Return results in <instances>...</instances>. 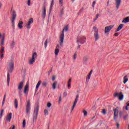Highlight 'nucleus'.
Instances as JSON below:
<instances>
[{"instance_id": "1", "label": "nucleus", "mask_w": 129, "mask_h": 129, "mask_svg": "<svg viewBox=\"0 0 129 129\" xmlns=\"http://www.w3.org/2000/svg\"><path fill=\"white\" fill-rule=\"evenodd\" d=\"M8 66L9 67V70L7 74V85L8 86H10V80H11V78H10V73H12L14 71L15 61H14V60L10 61Z\"/></svg>"}, {"instance_id": "2", "label": "nucleus", "mask_w": 129, "mask_h": 129, "mask_svg": "<svg viewBox=\"0 0 129 129\" xmlns=\"http://www.w3.org/2000/svg\"><path fill=\"white\" fill-rule=\"evenodd\" d=\"M67 32L68 31V27L66 26L64 29H63L61 33L59 34V45L60 46L63 45V43L64 42V32Z\"/></svg>"}, {"instance_id": "3", "label": "nucleus", "mask_w": 129, "mask_h": 129, "mask_svg": "<svg viewBox=\"0 0 129 129\" xmlns=\"http://www.w3.org/2000/svg\"><path fill=\"white\" fill-rule=\"evenodd\" d=\"M78 44H84L86 42V37L84 36H79L77 38Z\"/></svg>"}, {"instance_id": "4", "label": "nucleus", "mask_w": 129, "mask_h": 129, "mask_svg": "<svg viewBox=\"0 0 129 129\" xmlns=\"http://www.w3.org/2000/svg\"><path fill=\"white\" fill-rule=\"evenodd\" d=\"M113 97L115 98L116 97H118V99L120 100V101H121V100H123V94H122V92H115L113 95Z\"/></svg>"}, {"instance_id": "5", "label": "nucleus", "mask_w": 129, "mask_h": 129, "mask_svg": "<svg viewBox=\"0 0 129 129\" xmlns=\"http://www.w3.org/2000/svg\"><path fill=\"white\" fill-rule=\"evenodd\" d=\"M12 16L11 22L12 23V27L13 28H15V20H16V18H17V13L15 10L12 11Z\"/></svg>"}, {"instance_id": "6", "label": "nucleus", "mask_w": 129, "mask_h": 129, "mask_svg": "<svg viewBox=\"0 0 129 129\" xmlns=\"http://www.w3.org/2000/svg\"><path fill=\"white\" fill-rule=\"evenodd\" d=\"M39 112V106L37 105L35 109H34V112L33 114V121H36L37 118H38V113Z\"/></svg>"}, {"instance_id": "7", "label": "nucleus", "mask_w": 129, "mask_h": 129, "mask_svg": "<svg viewBox=\"0 0 129 129\" xmlns=\"http://www.w3.org/2000/svg\"><path fill=\"white\" fill-rule=\"evenodd\" d=\"M26 112L27 115H30L31 113V103L30 101H27V103L26 105Z\"/></svg>"}, {"instance_id": "8", "label": "nucleus", "mask_w": 129, "mask_h": 129, "mask_svg": "<svg viewBox=\"0 0 129 129\" xmlns=\"http://www.w3.org/2000/svg\"><path fill=\"white\" fill-rule=\"evenodd\" d=\"M120 110H119V108L117 107L115 109L113 110L114 111V120H115V119H117V117H118V113H119V111Z\"/></svg>"}, {"instance_id": "9", "label": "nucleus", "mask_w": 129, "mask_h": 129, "mask_svg": "<svg viewBox=\"0 0 129 129\" xmlns=\"http://www.w3.org/2000/svg\"><path fill=\"white\" fill-rule=\"evenodd\" d=\"M113 27H114V25H110V26L105 27V31H104L105 34H107V33H109V32L111 31V29H112V28H113Z\"/></svg>"}, {"instance_id": "10", "label": "nucleus", "mask_w": 129, "mask_h": 129, "mask_svg": "<svg viewBox=\"0 0 129 129\" xmlns=\"http://www.w3.org/2000/svg\"><path fill=\"white\" fill-rule=\"evenodd\" d=\"M5 39H6V34L4 33L3 34L2 38H1V40L0 41V46L1 47H4V46H5Z\"/></svg>"}, {"instance_id": "11", "label": "nucleus", "mask_w": 129, "mask_h": 129, "mask_svg": "<svg viewBox=\"0 0 129 129\" xmlns=\"http://www.w3.org/2000/svg\"><path fill=\"white\" fill-rule=\"evenodd\" d=\"M34 23V19L33 18L29 19V20L27 24V28L28 30H30L31 29V24Z\"/></svg>"}, {"instance_id": "12", "label": "nucleus", "mask_w": 129, "mask_h": 129, "mask_svg": "<svg viewBox=\"0 0 129 129\" xmlns=\"http://www.w3.org/2000/svg\"><path fill=\"white\" fill-rule=\"evenodd\" d=\"M79 97V95H77L76 96V99H75V101L73 105V107L72 108L71 111H73V109H74V107H75V106H76V104H77V102H78Z\"/></svg>"}, {"instance_id": "13", "label": "nucleus", "mask_w": 129, "mask_h": 129, "mask_svg": "<svg viewBox=\"0 0 129 129\" xmlns=\"http://www.w3.org/2000/svg\"><path fill=\"white\" fill-rule=\"evenodd\" d=\"M121 4V0H115V5L116 6V10L119 9V6Z\"/></svg>"}, {"instance_id": "14", "label": "nucleus", "mask_w": 129, "mask_h": 129, "mask_svg": "<svg viewBox=\"0 0 129 129\" xmlns=\"http://www.w3.org/2000/svg\"><path fill=\"white\" fill-rule=\"evenodd\" d=\"M24 88V81H22L20 83H19L18 86V89L19 91L22 90L23 88Z\"/></svg>"}, {"instance_id": "15", "label": "nucleus", "mask_w": 129, "mask_h": 129, "mask_svg": "<svg viewBox=\"0 0 129 129\" xmlns=\"http://www.w3.org/2000/svg\"><path fill=\"white\" fill-rule=\"evenodd\" d=\"M24 94L28 96V94H29V85H26L24 88Z\"/></svg>"}, {"instance_id": "16", "label": "nucleus", "mask_w": 129, "mask_h": 129, "mask_svg": "<svg viewBox=\"0 0 129 129\" xmlns=\"http://www.w3.org/2000/svg\"><path fill=\"white\" fill-rule=\"evenodd\" d=\"M12 113H10L9 114H8L6 117V120H7V121H9V122H11V120H12Z\"/></svg>"}, {"instance_id": "17", "label": "nucleus", "mask_w": 129, "mask_h": 129, "mask_svg": "<svg viewBox=\"0 0 129 129\" xmlns=\"http://www.w3.org/2000/svg\"><path fill=\"white\" fill-rule=\"evenodd\" d=\"M122 23L123 24H127V23H129V16L124 18L122 20Z\"/></svg>"}, {"instance_id": "18", "label": "nucleus", "mask_w": 129, "mask_h": 129, "mask_svg": "<svg viewBox=\"0 0 129 129\" xmlns=\"http://www.w3.org/2000/svg\"><path fill=\"white\" fill-rule=\"evenodd\" d=\"M42 18L45 19L46 18V7L43 6V11H42Z\"/></svg>"}, {"instance_id": "19", "label": "nucleus", "mask_w": 129, "mask_h": 129, "mask_svg": "<svg viewBox=\"0 0 129 129\" xmlns=\"http://www.w3.org/2000/svg\"><path fill=\"white\" fill-rule=\"evenodd\" d=\"M41 83H42V81H39L37 83L36 86L35 92H37L38 91V89H39V87H40V85H41Z\"/></svg>"}, {"instance_id": "20", "label": "nucleus", "mask_w": 129, "mask_h": 129, "mask_svg": "<svg viewBox=\"0 0 129 129\" xmlns=\"http://www.w3.org/2000/svg\"><path fill=\"white\" fill-rule=\"evenodd\" d=\"M24 24V22L23 21H20L18 23V27L19 29H23V25Z\"/></svg>"}, {"instance_id": "21", "label": "nucleus", "mask_w": 129, "mask_h": 129, "mask_svg": "<svg viewBox=\"0 0 129 129\" xmlns=\"http://www.w3.org/2000/svg\"><path fill=\"white\" fill-rule=\"evenodd\" d=\"M94 37L95 41H98V39H99V35H98V33H94Z\"/></svg>"}, {"instance_id": "22", "label": "nucleus", "mask_w": 129, "mask_h": 129, "mask_svg": "<svg viewBox=\"0 0 129 129\" xmlns=\"http://www.w3.org/2000/svg\"><path fill=\"white\" fill-rule=\"evenodd\" d=\"M123 28V24H120L115 32H119Z\"/></svg>"}, {"instance_id": "23", "label": "nucleus", "mask_w": 129, "mask_h": 129, "mask_svg": "<svg viewBox=\"0 0 129 129\" xmlns=\"http://www.w3.org/2000/svg\"><path fill=\"white\" fill-rule=\"evenodd\" d=\"M15 46H16V42H15V41L13 40L10 44V48L11 49H13Z\"/></svg>"}, {"instance_id": "24", "label": "nucleus", "mask_w": 129, "mask_h": 129, "mask_svg": "<svg viewBox=\"0 0 129 129\" xmlns=\"http://www.w3.org/2000/svg\"><path fill=\"white\" fill-rule=\"evenodd\" d=\"M37 57H38V55L37 54L36 52H34L32 54V57L31 58V59H33L34 60H36V59H37Z\"/></svg>"}, {"instance_id": "25", "label": "nucleus", "mask_w": 129, "mask_h": 129, "mask_svg": "<svg viewBox=\"0 0 129 129\" xmlns=\"http://www.w3.org/2000/svg\"><path fill=\"white\" fill-rule=\"evenodd\" d=\"M35 61H36V59L30 58L29 61V64L30 65H33V64H34V62H35Z\"/></svg>"}, {"instance_id": "26", "label": "nucleus", "mask_w": 129, "mask_h": 129, "mask_svg": "<svg viewBox=\"0 0 129 129\" xmlns=\"http://www.w3.org/2000/svg\"><path fill=\"white\" fill-rule=\"evenodd\" d=\"M128 80V78H127V76H125L123 77V83L124 84H125V83H126V82H127Z\"/></svg>"}, {"instance_id": "27", "label": "nucleus", "mask_w": 129, "mask_h": 129, "mask_svg": "<svg viewBox=\"0 0 129 129\" xmlns=\"http://www.w3.org/2000/svg\"><path fill=\"white\" fill-rule=\"evenodd\" d=\"M58 83V82L57 81H55L54 82V83L52 84V87H53V89L54 90H55V89H56V85H57Z\"/></svg>"}, {"instance_id": "28", "label": "nucleus", "mask_w": 129, "mask_h": 129, "mask_svg": "<svg viewBox=\"0 0 129 129\" xmlns=\"http://www.w3.org/2000/svg\"><path fill=\"white\" fill-rule=\"evenodd\" d=\"M6 97H7V95H5L4 96L3 100L2 102V106H4L5 105V102H6Z\"/></svg>"}, {"instance_id": "29", "label": "nucleus", "mask_w": 129, "mask_h": 129, "mask_svg": "<svg viewBox=\"0 0 129 129\" xmlns=\"http://www.w3.org/2000/svg\"><path fill=\"white\" fill-rule=\"evenodd\" d=\"M15 108H18V105L19 104L18 102V100H17V99H15Z\"/></svg>"}, {"instance_id": "30", "label": "nucleus", "mask_w": 129, "mask_h": 129, "mask_svg": "<svg viewBox=\"0 0 129 129\" xmlns=\"http://www.w3.org/2000/svg\"><path fill=\"white\" fill-rule=\"evenodd\" d=\"M4 53H5V47L4 46H2L0 50V54H4Z\"/></svg>"}, {"instance_id": "31", "label": "nucleus", "mask_w": 129, "mask_h": 129, "mask_svg": "<svg viewBox=\"0 0 129 129\" xmlns=\"http://www.w3.org/2000/svg\"><path fill=\"white\" fill-rule=\"evenodd\" d=\"M124 114V112H122L120 110V111L119 112V116L120 118H121V117H122V115H123V114Z\"/></svg>"}, {"instance_id": "32", "label": "nucleus", "mask_w": 129, "mask_h": 129, "mask_svg": "<svg viewBox=\"0 0 129 129\" xmlns=\"http://www.w3.org/2000/svg\"><path fill=\"white\" fill-rule=\"evenodd\" d=\"M18 93H19V97H20V99H22V98H23V96H22L23 93L22 92V90L19 91Z\"/></svg>"}, {"instance_id": "33", "label": "nucleus", "mask_w": 129, "mask_h": 129, "mask_svg": "<svg viewBox=\"0 0 129 129\" xmlns=\"http://www.w3.org/2000/svg\"><path fill=\"white\" fill-rule=\"evenodd\" d=\"M93 30H94L95 31V33L94 34H97L98 33V29H97V28L95 26H94L93 28Z\"/></svg>"}, {"instance_id": "34", "label": "nucleus", "mask_w": 129, "mask_h": 129, "mask_svg": "<svg viewBox=\"0 0 129 129\" xmlns=\"http://www.w3.org/2000/svg\"><path fill=\"white\" fill-rule=\"evenodd\" d=\"M59 50L58 48H56L54 51V54L56 56H58V54H59Z\"/></svg>"}, {"instance_id": "35", "label": "nucleus", "mask_w": 129, "mask_h": 129, "mask_svg": "<svg viewBox=\"0 0 129 129\" xmlns=\"http://www.w3.org/2000/svg\"><path fill=\"white\" fill-rule=\"evenodd\" d=\"M90 77H91V76L88 75L86 80V83H88V82H89V80L90 79Z\"/></svg>"}, {"instance_id": "36", "label": "nucleus", "mask_w": 129, "mask_h": 129, "mask_svg": "<svg viewBox=\"0 0 129 129\" xmlns=\"http://www.w3.org/2000/svg\"><path fill=\"white\" fill-rule=\"evenodd\" d=\"M76 58H77V54L75 53L73 55V60L75 61V60H76Z\"/></svg>"}, {"instance_id": "37", "label": "nucleus", "mask_w": 129, "mask_h": 129, "mask_svg": "<svg viewBox=\"0 0 129 129\" xmlns=\"http://www.w3.org/2000/svg\"><path fill=\"white\" fill-rule=\"evenodd\" d=\"M22 126L23 127H26V119L23 120L22 123Z\"/></svg>"}, {"instance_id": "38", "label": "nucleus", "mask_w": 129, "mask_h": 129, "mask_svg": "<svg viewBox=\"0 0 129 129\" xmlns=\"http://www.w3.org/2000/svg\"><path fill=\"white\" fill-rule=\"evenodd\" d=\"M44 112L45 115H48L49 114L48 109H45L44 110Z\"/></svg>"}, {"instance_id": "39", "label": "nucleus", "mask_w": 129, "mask_h": 129, "mask_svg": "<svg viewBox=\"0 0 129 129\" xmlns=\"http://www.w3.org/2000/svg\"><path fill=\"white\" fill-rule=\"evenodd\" d=\"M83 113H84V116H87V111H86V110H83Z\"/></svg>"}, {"instance_id": "40", "label": "nucleus", "mask_w": 129, "mask_h": 129, "mask_svg": "<svg viewBox=\"0 0 129 129\" xmlns=\"http://www.w3.org/2000/svg\"><path fill=\"white\" fill-rule=\"evenodd\" d=\"M47 45H48V39H46L44 43L45 48H47Z\"/></svg>"}, {"instance_id": "41", "label": "nucleus", "mask_w": 129, "mask_h": 129, "mask_svg": "<svg viewBox=\"0 0 129 129\" xmlns=\"http://www.w3.org/2000/svg\"><path fill=\"white\" fill-rule=\"evenodd\" d=\"M63 0H59V5L61 7H62L63 6Z\"/></svg>"}, {"instance_id": "42", "label": "nucleus", "mask_w": 129, "mask_h": 129, "mask_svg": "<svg viewBox=\"0 0 129 129\" xmlns=\"http://www.w3.org/2000/svg\"><path fill=\"white\" fill-rule=\"evenodd\" d=\"M52 106V104H51V103L48 102L47 104V107H48V108H50V107H51V106Z\"/></svg>"}, {"instance_id": "43", "label": "nucleus", "mask_w": 129, "mask_h": 129, "mask_svg": "<svg viewBox=\"0 0 129 129\" xmlns=\"http://www.w3.org/2000/svg\"><path fill=\"white\" fill-rule=\"evenodd\" d=\"M128 116V114H126V115H125L124 116H123V119H126V118H127Z\"/></svg>"}, {"instance_id": "44", "label": "nucleus", "mask_w": 129, "mask_h": 129, "mask_svg": "<svg viewBox=\"0 0 129 129\" xmlns=\"http://www.w3.org/2000/svg\"><path fill=\"white\" fill-rule=\"evenodd\" d=\"M102 113H103V114H106V111L105 110V109H103L102 110Z\"/></svg>"}, {"instance_id": "45", "label": "nucleus", "mask_w": 129, "mask_h": 129, "mask_svg": "<svg viewBox=\"0 0 129 129\" xmlns=\"http://www.w3.org/2000/svg\"><path fill=\"white\" fill-rule=\"evenodd\" d=\"M3 114H4V109L1 110V114H0L1 117H2L3 116Z\"/></svg>"}, {"instance_id": "46", "label": "nucleus", "mask_w": 129, "mask_h": 129, "mask_svg": "<svg viewBox=\"0 0 129 129\" xmlns=\"http://www.w3.org/2000/svg\"><path fill=\"white\" fill-rule=\"evenodd\" d=\"M27 5H28V6H29V7H30V6H31V0H28V1Z\"/></svg>"}, {"instance_id": "47", "label": "nucleus", "mask_w": 129, "mask_h": 129, "mask_svg": "<svg viewBox=\"0 0 129 129\" xmlns=\"http://www.w3.org/2000/svg\"><path fill=\"white\" fill-rule=\"evenodd\" d=\"M47 82H44L43 83L42 86H47Z\"/></svg>"}, {"instance_id": "48", "label": "nucleus", "mask_w": 129, "mask_h": 129, "mask_svg": "<svg viewBox=\"0 0 129 129\" xmlns=\"http://www.w3.org/2000/svg\"><path fill=\"white\" fill-rule=\"evenodd\" d=\"M72 81V79L71 78V79H69V81H68V83L71 84Z\"/></svg>"}, {"instance_id": "49", "label": "nucleus", "mask_w": 129, "mask_h": 129, "mask_svg": "<svg viewBox=\"0 0 129 129\" xmlns=\"http://www.w3.org/2000/svg\"><path fill=\"white\" fill-rule=\"evenodd\" d=\"M70 87H71V84L68 83V89H70Z\"/></svg>"}, {"instance_id": "50", "label": "nucleus", "mask_w": 129, "mask_h": 129, "mask_svg": "<svg viewBox=\"0 0 129 129\" xmlns=\"http://www.w3.org/2000/svg\"><path fill=\"white\" fill-rule=\"evenodd\" d=\"M54 6V0H52L50 6L53 7Z\"/></svg>"}, {"instance_id": "51", "label": "nucleus", "mask_w": 129, "mask_h": 129, "mask_svg": "<svg viewBox=\"0 0 129 129\" xmlns=\"http://www.w3.org/2000/svg\"><path fill=\"white\" fill-rule=\"evenodd\" d=\"M95 4H96V2L95 1H94L92 4V7L94 8V6H95Z\"/></svg>"}, {"instance_id": "52", "label": "nucleus", "mask_w": 129, "mask_h": 129, "mask_svg": "<svg viewBox=\"0 0 129 129\" xmlns=\"http://www.w3.org/2000/svg\"><path fill=\"white\" fill-rule=\"evenodd\" d=\"M55 79H56V76H53L52 78V81H55Z\"/></svg>"}, {"instance_id": "53", "label": "nucleus", "mask_w": 129, "mask_h": 129, "mask_svg": "<svg viewBox=\"0 0 129 129\" xmlns=\"http://www.w3.org/2000/svg\"><path fill=\"white\" fill-rule=\"evenodd\" d=\"M61 15H63L64 14V9H62L60 11Z\"/></svg>"}, {"instance_id": "54", "label": "nucleus", "mask_w": 129, "mask_h": 129, "mask_svg": "<svg viewBox=\"0 0 129 129\" xmlns=\"http://www.w3.org/2000/svg\"><path fill=\"white\" fill-rule=\"evenodd\" d=\"M127 106H129V103L127 104V105L125 106V109L126 110H128V109L127 108Z\"/></svg>"}, {"instance_id": "55", "label": "nucleus", "mask_w": 129, "mask_h": 129, "mask_svg": "<svg viewBox=\"0 0 129 129\" xmlns=\"http://www.w3.org/2000/svg\"><path fill=\"white\" fill-rule=\"evenodd\" d=\"M119 35V34H118V33H115L114 34V36H115V37H118V36Z\"/></svg>"}, {"instance_id": "56", "label": "nucleus", "mask_w": 129, "mask_h": 129, "mask_svg": "<svg viewBox=\"0 0 129 129\" xmlns=\"http://www.w3.org/2000/svg\"><path fill=\"white\" fill-rule=\"evenodd\" d=\"M53 9V6H50L49 9V13H51V11Z\"/></svg>"}, {"instance_id": "57", "label": "nucleus", "mask_w": 129, "mask_h": 129, "mask_svg": "<svg viewBox=\"0 0 129 129\" xmlns=\"http://www.w3.org/2000/svg\"><path fill=\"white\" fill-rule=\"evenodd\" d=\"M98 17H99V14H97L96 15L95 19L97 20V19H98Z\"/></svg>"}, {"instance_id": "58", "label": "nucleus", "mask_w": 129, "mask_h": 129, "mask_svg": "<svg viewBox=\"0 0 129 129\" xmlns=\"http://www.w3.org/2000/svg\"><path fill=\"white\" fill-rule=\"evenodd\" d=\"M116 126H117V129L119 128V124L118 123H117Z\"/></svg>"}, {"instance_id": "59", "label": "nucleus", "mask_w": 129, "mask_h": 129, "mask_svg": "<svg viewBox=\"0 0 129 129\" xmlns=\"http://www.w3.org/2000/svg\"><path fill=\"white\" fill-rule=\"evenodd\" d=\"M3 58H4V53H1V58L3 59Z\"/></svg>"}, {"instance_id": "60", "label": "nucleus", "mask_w": 129, "mask_h": 129, "mask_svg": "<svg viewBox=\"0 0 129 129\" xmlns=\"http://www.w3.org/2000/svg\"><path fill=\"white\" fill-rule=\"evenodd\" d=\"M92 72H93L92 70L90 71V72L89 73V75L91 76V74H92Z\"/></svg>"}, {"instance_id": "61", "label": "nucleus", "mask_w": 129, "mask_h": 129, "mask_svg": "<svg viewBox=\"0 0 129 129\" xmlns=\"http://www.w3.org/2000/svg\"><path fill=\"white\" fill-rule=\"evenodd\" d=\"M2 7H3V3L0 2V9H2Z\"/></svg>"}, {"instance_id": "62", "label": "nucleus", "mask_w": 129, "mask_h": 129, "mask_svg": "<svg viewBox=\"0 0 129 129\" xmlns=\"http://www.w3.org/2000/svg\"><path fill=\"white\" fill-rule=\"evenodd\" d=\"M58 102H61V96H59Z\"/></svg>"}, {"instance_id": "63", "label": "nucleus", "mask_w": 129, "mask_h": 129, "mask_svg": "<svg viewBox=\"0 0 129 129\" xmlns=\"http://www.w3.org/2000/svg\"><path fill=\"white\" fill-rule=\"evenodd\" d=\"M15 125H14L13 127L12 128L10 127V129H15Z\"/></svg>"}, {"instance_id": "64", "label": "nucleus", "mask_w": 129, "mask_h": 129, "mask_svg": "<svg viewBox=\"0 0 129 129\" xmlns=\"http://www.w3.org/2000/svg\"><path fill=\"white\" fill-rule=\"evenodd\" d=\"M2 37H3V35L2 34V33L0 32V39H2Z\"/></svg>"}]
</instances>
